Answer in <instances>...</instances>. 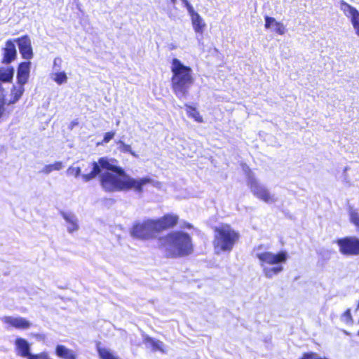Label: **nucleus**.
<instances>
[{"label":"nucleus","mask_w":359,"mask_h":359,"mask_svg":"<svg viewBox=\"0 0 359 359\" xmlns=\"http://www.w3.org/2000/svg\"><path fill=\"white\" fill-rule=\"evenodd\" d=\"M91 169L88 173L81 175L83 182H88L100 175V184L102 189L109 192L134 189L141 192L142 187L151 183L148 177L136 180L128 175L124 170L116 165V161L106 157L100 158L97 162L88 163Z\"/></svg>","instance_id":"f257e3e1"},{"label":"nucleus","mask_w":359,"mask_h":359,"mask_svg":"<svg viewBox=\"0 0 359 359\" xmlns=\"http://www.w3.org/2000/svg\"><path fill=\"white\" fill-rule=\"evenodd\" d=\"M253 252L263 275L266 278H273L283 272V265L289 259V255L286 251L281 250L275 253L269 251L264 245L255 248Z\"/></svg>","instance_id":"f03ea898"},{"label":"nucleus","mask_w":359,"mask_h":359,"mask_svg":"<svg viewBox=\"0 0 359 359\" xmlns=\"http://www.w3.org/2000/svg\"><path fill=\"white\" fill-rule=\"evenodd\" d=\"M171 86L174 94L179 98H186L195 81L193 69L177 58L171 61Z\"/></svg>","instance_id":"7ed1b4c3"},{"label":"nucleus","mask_w":359,"mask_h":359,"mask_svg":"<svg viewBox=\"0 0 359 359\" xmlns=\"http://www.w3.org/2000/svg\"><path fill=\"white\" fill-rule=\"evenodd\" d=\"M159 243L168 257L187 256L193 251L191 238L183 231L170 233L160 238Z\"/></svg>","instance_id":"20e7f679"},{"label":"nucleus","mask_w":359,"mask_h":359,"mask_svg":"<svg viewBox=\"0 0 359 359\" xmlns=\"http://www.w3.org/2000/svg\"><path fill=\"white\" fill-rule=\"evenodd\" d=\"M240 238V233L228 224L214 228L212 245L217 255L230 252Z\"/></svg>","instance_id":"39448f33"},{"label":"nucleus","mask_w":359,"mask_h":359,"mask_svg":"<svg viewBox=\"0 0 359 359\" xmlns=\"http://www.w3.org/2000/svg\"><path fill=\"white\" fill-rule=\"evenodd\" d=\"M158 232L154 219H147L141 222L134 224L130 234L132 236L140 239H149L154 236Z\"/></svg>","instance_id":"423d86ee"},{"label":"nucleus","mask_w":359,"mask_h":359,"mask_svg":"<svg viewBox=\"0 0 359 359\" xmlns=\"http://www.w3.org/2000/svg\"><path fill=\"white\" fill-rule=\"evenodd\" d=\"M248 184L254 196L267 203H273L276 201L275 196L251 174L248 175Z\"/></svg>","instance_id":"0eeeda50"},{"label":"nucleus","mask_w":359,"mask_h":359,"mask_svg":"<svg viewBox=\"0 0 359 359\" xmlns=\"http://www.w3.org/2000/svg\"><path fill=\"white\" fill-rule=\"evenodd\" d=\"M339 252L347 257L359 255V238L355 236H347L336 241Z\"/></svg>","instance_id":"6e6552de"},{"label":"nucleus","mask_w":359,"mask_h":359,"mask_svg":"<svg viewBox=\"0 0 359 359\" xmlns=\"http://www.w3.org/2000/svg\"><path fill=\"white\" fill-rule=\"evenodd\" d=\"M339 8L350 20L355 35L359 37V11L344 0L339 2Z\"/></svg>","instance_id":"1a4fd4ad"},{"label":"nucleus","mask_w":359,"mask_h":359,"mask_svg":"<svg viewBox=\"0 0 359 359\" xmlns=\"http://www.w3.org/2000/svg\"><path fill=\"white\" fill-rule=\"evenodd\" d=\"M0 320L7 329L27 330L32 325L29 320L21 316H4L0 318Z\"/></svg>","instance_id":"9d476101"},{"label":"nucleus","mask_w":359,"mask_h":359,"mask_svg":"<svg viewBox=\"0 0 359 359\" xmlns=\"http://www.w3.org/2000/svg\"><path fill=\"white\" fill-rule=\"evenodd\" d=\"M183 1L186 4L194 32L202 34L206 28V23L204 19L194 10V7L187 0Z\"/></svg>","instance_id":"9b49d317"},{"label":"nucleus","mask_w":359,"mask_h":359,"mask_svg":"<svg viewBox=\"0 0 359 359\" xmlns=\"http://www.w3.org/2000/svg\"><path fill=\"white\" fill-rule=\"evenodd\" d=\"M178 221V216L174 214H168L163 217L154 219L157 231L173 227Z\"/></svg>","instance_id":"f8f14e48"},{"label":"nucleus","mask_w":359,"mask_h":359,"mask_svg":"<svg viewBox=\"0 0 359 359\" xmlns=\"http://www.w3.org/2000/svg\"><path fill=\"white\" fill-rule=\"evenodd\" d=\"M19 46L20 53L24 59L30 60L33 57L31 40L27 36H24L15 40Z\"/></svg>","instance_id":"ddd939ff"},{"label":"nucleus","mask_w":359,"mask_h":359,"mask_svg":"<svg viewBox=\"0 0 359 359\" xmlns=\"http://www.w3.org/2000/svg\"><path fill=\"white\" fill-rule=\"evenodd\" d=\"M14 344L16 353L18 355L23 358L28 357L29 358L30 355H32L29 352L30 345L26 339L22 337H17Z\"/></svg>","instance_id":"4468645a"},{"label":"nucleus","mask_w":359,"mask_h":359,"mask_svg":"<svg viewBox=\"0 0 359 359\" xmlns=\"http://www.w3.org/2000/svg\"><path fill=\"white\" fill-rule=\"evenodd\" d=\"M264 27L266 29H271L280 35H283L286 32V28L283 23L278 22L274 18L266 16Z\"/></svg>","instance_id":"2eb2a0df"},{"label":"nucleus","mask_w":359,"mask_h":359,"mask_svg":"<svg viewBox=\"0 0 359 359\" xmlns=\"http://www.w3.org/2000/svg\"><path fill=\"white\" fill-rule=\"evenodd\" d=\"M30 66V62H24L20 64L17 73V79L19 84H25L27 82L29 76Z\"/></svg>","instance_id":"dca6fc26"},{"label":"nucleus","mask_w":359,"mask_h":359,"mask_svg":"<svg viewBox=\"0 0 359 359\" xmlns=\"http://www.w3.org/2000/svg\"><path fill=\"white\" fill-rule=\"evenodd\" d=\"M62 216L67 223V229L69 233L76 231L79 229L78 219L72 212H62Z\"/></svg>","instance_id":"f3484780"},{"label":"nucleus","mask_w":359,"mask_h":359,"mask_svg":"<svg viewBox=\"0 0 359 359\" xmlns=\"http://www.w3.org/2000/svg\"><path fill=\"white\" fill-rule=\"evenodd\" d=\"M16 48L13 41L9 40L6 43V47L4 52L3 62L9 63L15 58Z\"/></svg>","instance_id":"a211bd4d"},{"label":"nucleus","mask_w":359,"mask_h":359,"mask_svg":"<svg viewBox=\"0 0 359 359\" xmlns=\"http://www.w3.org/2000/svg\"><path fill=\"white\" fill-rule=\"evenodd\" d=\"M56 355L62 359H77L76 353L63 345H57L55 349Z\"/></svg>","instance_id":"6ab92c4d"},{"label":"nucleus","mask_w":359,"mask_h":359,"mask_svg":"<svg viewBox=\"0 0 359 359\" xmlns=\"http://www.w3.org/2000/svg\"><path fill=\"white\" fill-rule=\"evenodd\" d=\"M24 85L25 84H19L18 83L17 86H13L11 90L9 104H14L19 100L25 91V88L23 87Z\"/></svg>","instance_id":"aec40b11"},{"label":"nucleus","mask_w":359,"mask_h":359,"mask_svg":"<svg viewBox=\"0 0 359 359\" xmlns=\"http://www.w3.org/2000/svg\"><path fill=\"white\" fill-rule=\"evenodd\" d=\"M50 76V79L58 85L66 83L68 80L66 72L64 71H60V69H57V71H53Z\"/></svg>","instance_id":"412c9836"},{"label":"nucleus","mask_w":359,"mask_h":359,"mask_svg":"<svg viewBox=\"0 0 359 359\" xmlns=\"http://www.w3.org/2000/svg\"><path fill=\"white\" fill-rule=\"evenodd\" d=\"M63 167L64 165L62 162L57 161L55 162L54 163L44 165L40 172L46 175H48L53 171H59L62 170Z\"/></svg>","instance_id":"4be33fe9"},{"label":"nucleus","mask_w":359,"mask_h":359,"mask_svg":"<svg viewBox=\"0 0 359 359\" xmlns=\"http://www.w3.org/2000/svg\"><path fill=\"white\" fill-rule=\"evenodd\" d=\"M97 351L101 359H120L109 349L97 345Z\"/></svg>","instance_id":"5701e85b"},{"label":"nucleus","mask_w":359,"mask_h":359,"mask_svg":"<svg viewBox=\"0 0 359 359\" xmlns=\"http://www.w3.org/2000/svg\"><path fill=\"white\" fill-rule=\"evenodd\" d=\"M186 111L188 116L192 118L197 123H203V118L201 116L199 111L195 108L189 105H186Z\"/></svg>","instance_id":"b1692460"},{"label":"nucleus","mask_w":359,"mask_h":359,"mask_svg":"<svg viewBox=\"0 0 359 359\" xmlns=\"http://www.w3.org/2000/svg\"><path fill=\"white\" fill-rule=\"evenodd\" d=\"M349 220L359 231V212L357 209L350 207L348 209Z\"/></svg>","instance_id":"393cba45"},{"label":"nucleus","mask_w":359,"mask_h":359,"mask_svg":"<svg viewBox=\"0 0 359 359\" xmlns=\"http://www.w3.org/2000/svg\"><path fill=\"white\" fill-rule=\"evenodd\" d=\"M146 341L151 345L154 351H159L162 353H166L165 344L161 341L156 340L151 337H147Z\"/></svg>","instance_id":"a878e982"},{"label":"nucleus","mask_w":359,"mask_h":359,"mask_svg":"<svg viewBox=\"0 0 359 359\" xmlns=\"http://www.w3.org/2000/svg\"><path fill=\"white\" fill-rule=\"evenodd\" d=\"M14 70L11 67L0 69V81H9L13 76Z\"/></svg>","instance_id":"bb28decb"},{"label":"nucleus","mask_w":359,"mask_h":359,"mask_svg":"<svg viewBox=\"0 0 359 359\" xmlns=\"http://www.w3.org/2000/svg\"><path fill=\"white\" fill-rule=\"evenodd\" d=\"M117 144L118 145V149L121 152L130 153L133 156H137L135 153L134 151H133L130 145L126 144V143H124L123 141H121V140L118 141L117 142Z\"/></svg>","instance_id":"cd10ccee"},{"label":"nucleus","mask_w":359,"mask_h":359,"mask_svg":"<svg viewBox=\"0 0 359 359\" xmlns=\"http://www.w3.org/2000/svg\"><path fill=\"white\" fill-rule=\"evenodd\" d=\"M5 91L4 88L0 86V118L4 114L6 111V100Z\"/></svg>","instance_id":"c85d7f7f"},{"label":"nucleus","mask_w":359,"mask_h":359,"mask_svg":"<svg viewBox=\"0 0 359 359\" xmlns=\"http://www.w3.org/2000/svg\"><path fill=\"white\" fill-rule=\"evenodd\" d=\"M81 169L80 167L70 166L67 170V174L78 177L81 174Z\"/></svg>","instance_id":"c756f323"},{"label":"nucleus","mask_w":359,"mask_h":359,"mask_svg":"<svg viewBox=\"0 0 359 359\" xmlns=\"http://www.w3.org/2000/svg\"><path fill=\"white\" fill-rule=\"evenodd\" d=\"M62 59L60 57H56L53 61V71H57V69H61Z\"/></svg>","instance_id":"7c9ffc66"},{"label":"nucleus","mask_w":359,"mask_h":359,"mask_svg":"<svg viewBox=\"0 0 359 359\" xmlns=\"http://www.w3.org/2000/svg\"><path fill=\"white\" fill-rule=\"evenodd\" d=\"M301 359H327V358H320L316 353H307L304 354L303 357Z\"/></svg>","instance_id":"2f4dec72"},{"label":"nucleus","mask_w":359,"mask_h":359,"mask_svg":"<svg viewBox=\"0 0 359 359\" xmlns=\"http://www.w3.org/2000/svg\"><path fill=\"white\" fill-rule=\"evenodd\" d=\"M115 135V132H108L106 133L104 135V139L101 144L108 143Z\"/></svg>","instance_id":"473e14b6"},{"label":"nucleus","mask_w":359,"mask_h":359,"mask_svg":"<svg viewBox=\"0 0 359 359\" xmlns=\"http://www.w3.org/2000/svg\"><path fill=\"white\" fill-rule=\"evenodd\" d=\"M341 319L344 322H345L346 323H349L352 321V318H351L350 310H347L344 312V313L343 314V316L341 317Z\"/></svg>","instance_id":"72a5a7b5"},{"label":"nucleus","mask_w":359,"mask_h":359,"mask_svg":"<svg viewBox=\"0 0 359 359\" xmlns=\"http://www.w3.org/2000/svg\"><path fill=\"white\" fill-rule=\"evenodd\" d=\"M173 4L176 2V0H171Z\"/></svg>","instance_id":"f704fd0d"},{"label":"nucleus","mask_w":359,"mask_h":359,"mask_svg":"<svg viewBox=\"0 0 359 359\" xmlns=\"http://www.w3.org/2000/svg\"><path fill=\"white\" fill-rule=\"evenodd\" d=\"M358 335L359 336V331L358 332Z\"/></svg>","instance_id":"c9c22d12"}]
</instances>
